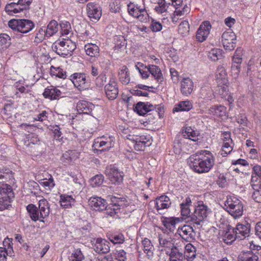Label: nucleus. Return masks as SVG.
Segmentation results:
<instances>
[{"label":"nucleus","mask_w":261,"mask_h":261,"mask_svg":"<svg viewBox=\"0 0 261 261\" xmlns=\"http://www.w3.org/2000/svg\"><path fill=\"white\" fill-rule=\"evenodd\" d=\"M39 216L43 220L47 217L49 214V207L48 201L44 198L42 199L39 201Z\"/></svg>","instance_id":"5701e85b"},{"label":"nucleus","mask_w":261,"mask_h":261,"mask_svg":"<svg viewBox=\"0 0 261 261\" xmlns=\"http://www.w3.org/2000/svg\"><path fill=\"white\" fill-rule=\"evenodd\" d=\"M8 25L12 30L21 33H27L35 27L33 21L25 19H11L9 21Z\"/></svg>","instance_id":"423d86ee"},{"label":"nucleus","mask_w":261,"mask_h":261,"mask_svg":"<svg viewBox=\"0 0 261 261\" xmlns=\"http://www.w3.org/2000/svg\"><path fill=\"white\" fill-rule=\"evenodd\" d=\"M225 206L226 211L235 219L243 215V203L240 200L235 197H227L225 202Z\"/></svg>","instance_id":"20e7f679"},{"label":"nucleus","mask_w":261,"mask_h":261,"mask_svg":"<svg viewBox=\"0 0 261 261\" xmlns=\"http://www.w3.org/2000/svg\"><path fill=\"white\" fill-rule=\"evenodd\" d=\"M148 71L159 84H162L164 77L160 68L155 65H148Z\"/></svg>","instance_id":"393cba45"},{"label":"nucleus","mask_w":261,"mask_h":261,"mask_svg":"<svg viewBox=\"0 0 261 261\" xmlns=\"http://www.w3.org/2000/svg\"><path fill=\"white\" fill-rule=\"evenodd\" d=\"M52 48L59 55L65 57L71 55L76 48V45L70 39L59 40L53 43Z\"/></svg>","instance_id":"7ed1b4c3"},{"label":"nucleus","mask_w":261,"mask_h":261,"mask_svg":"<svg viewBox=\"0 0 261 261\" xmlns=\"http://www.w3.org/2000/svg\"><path fill=\"white\" fill-rule=\"evenodd\" d=\"M211 25L208 21L203 22L196 33V39L200 42L204 41L210 34Z\"/></svg>","instance_id":"f3484780"},{"label":"nucleus","mask_w":261,"mask_h":261,"mask_svg":"<svg viewBox=\"0 0 261 261\" xmlns=\"http://www.w3.org/2000/svg\"><path fill=\"white\" fill-rule=\"evenodd\" d=\"M196 249L191 244L189 243L185 246V251L184 254L185 258L188 261H192L196 256Z\"/></svg>","instance_id":"bb28decb"},{"label":"nucleus","mask_w":261,"mask_h":261,"mask_svg":"<svg viewBox=\"0 0 261 261\" xmlns=\"http://www.w3.org/2000/svg\"><path fill=\"white\" fill-rule=\"evenodd\" d=\"M159 243L162 247L169 248L170 250L172 249V248L175 247L172 243V239L167 236L160 235Z\"/></svg>","instance_id":"ea45409f"},{"label":"nucleus","mask_w":261,"mask_h":261,"mask_svg":"<svg viewBox=\"0 0 261 261\" xmlns=\"http://www.w3.org/2000/svg\"><path fill=\"white\" fill-rule=\"evenodd\" d=\"M207 56L212 61H216L222 58V50L218 48H213L208 53Z\"/></svg>","instance_id":"c03bdc74"},{"label":"nucleus","mask_w":261,"mask_h":261,"mask_svg":"<svg viewBox=\"0 0 261 261\" xmlns=\"http://www.w3.org/2000/svg\"><path fill=\"white\" fill-rule=\"evenodd\" d=\"M119 79L122 84L124 85L128 84L130 82L129 73L128 68L123 66L120 69L119 72Z\"/></svg>","instance_id":"72a5a7b5"},{"label":"nucleus","mask_w":261,"mask_h":261,"mask_svg":"<svg viewBox=\"0 0 261 261\" xmlns=\"http://www.w3.org/2000/svg\"><path fill=\"white\" fill-rule=\"evenodd\" d=\"M61 91L57 87L51 86L45 89L43 95L45 98L53 100L61 97Z\"/></svg>","instance_id":"aec40b11"},{"label":"nucleus","mask_w":261,"mask_h":261,"mask_svg":"<svg viewBox=\"0 0 261 261\" xmlns=\"http://www.w3.org/2000/svg\"><path fill=\"white\" fill-rule=\"evenodd\" d=\"M47 37L46 33V28L45 27L41 28L36 33L34 39V42L39 43L42 42L44 39V37Z\"/></svg>","instance_id":"8fccbe9b"},{"label":"nucleus","mask_w":261,"mask_h":261,"mask_svg":"<svg viewBox=\"0 0 261 261\" xmlns=\"http://www.w3.org/2000/svg\"><path fill=\"white\" fill-rule=\"evenodd\" d=\"M236 35L232 32H225L222 35V42L225 50H233L236 47Z\"/></svg>","instance_id":"9b49d317"},{"label":"nucleus","mask_w":261,"mask_h":261,"mask_svg":"<svg viewBox=\"0 0 261 261\" xmlns=\"http://www.w3.org/2000/svg\"><path fill=\"white\" fill-rule=\"evenodd\" d=\"M87 14L91 20L94 22L99 19L101 16L100 7L93 3H89L87 5Z\"/></svg>","instance_id":"dca6fc26"},{"label":"nucleus","mask_w":261,"mask_h":261,"mask_svg":"<svg viewBox=\"0 0 261 261\" xmlns=\"http://www.w3.org/2000/svg\"><path fill=\"white\" fill-rule=\"evenodd\" d=\"M162 108L157 105H153L149 102H138L135 108V110L140 115H144L150 111H153L155 115H159L158 111H161Z\"/></svg>","instance_id":"0eeeda50"},{"label":"nucleus","mask_w":261,"mask_h":261,"mask_svg":"<svg viewBox=\"0 0 261 261\" xmlns=\"http://www.w3.org/2000/svg\"><path fill=\"white\" fill-rule=\"evenodd\" d=\"M94 108L93 104L86 101H80L76 105V109L80 114H90Z\"/></svg>","instance_id":"4be33fe9"},{"label":"nucleus","mask_w":261,"mask_h":261,"mask_svg":"<svg viewBox=\"0 0 261 261\" xmlns=\"http://www.w3.org/2000/svg\"><path fill=\"white\" fill-rule=\"evenodd\" d=\"M189 29L190 27L188 21L184 20L178 26V33L182 36L186 35L189 32Z\"/></svg>","instance_id":"603ef678"},{"label":"nucleus","mask_w":261,"mask_h":261,"mask_svg":"<svg viewBox=\"0 0 261 261\" xmlns=\"http://www.w3.org/2000/svg\"><path fill=\"white\" fill-rule=\"evenodd\" d=\"M201 95L205 100H210L213 98V91L209 88H203L201 89Z\"/></svg>","instance_id":"6e6d98bb"},{"label":"nucleus","mask_w":261,"mask_h":261,"mask_svg":"<svg viewBox=\"0 0 261 261\" xmlns=\"http://www.w3.org/2000/svg\"><path fill=\"white\" fill-rule=\"evenodd\" d=\"M192 202L190 197H187L184 202L181 203L180 205V212L182 216L187 217L190 219V206L191 205Z\"/></svg>","instance_id":"c756f323"},{"label":"nucleus","mask_w":261,"mask_h":261,"mask_svg":"<svg viewBox=\"0 0 261 261\" xmlns=\"http://www.w3.org/2000/svg\"><path fill=\"white\" fill-rule=\"evenodd\" d=\"M51 72L52 74L59 78L65 79L66 77V72L64 71L62 69L59 67L55 68L53 66H51Z\"/></svg>","instance_id":"bf43d9fd"},{"label":"nucleus","mask_w":261,"mask_h":261,"mask_svg":"<svg viewBox=\"0 0 261 261\" xmlns=\"http://www.w3.org/2000/svg\"><path fill=\"white\" fill-rule=\"evenodd\" d=\"M60 26L62 35H68L71 31V27L68 21L65 20L61 21Z\"/></svg>","instance_id":"13d9d810"},{"label":"nucleus","mask_w":261,"mask_h":261,"mask_svg":"<svg viewBox=\"0 0 261 261\" xmlns=\"http://www.w3.org/2000/svg\"><path fill=\"white\" fill-rule=\"evenodd\" d=\"M105 211V213L108 216H110L111 217L114 216L118 213V211L119 209L116 208L115 207H113V206H111L110 205H108L107 204V207L106 209H104Z\"/></svg>","instance_id":"69168bd1"},{"label":"nucleus","mask_w":261,"mask_h":261,"mask_svg":"<svg viewBox=\"0 0 261 261\" xmlns=\"http://www.w3.org/2000/svg\"><path fill=\"white\" fill-rule=\"evenodd\" d=\"M27 210L32 220L34 221L40 220V221L44 222L41 217L39 216L40 214L38 210L34 205L32 204L28 205L27 207Z\"/></svg>","instance_id":"c85d7f7f"},{"label":"nucleus","mask_w":261,"mask_h":261,"mask_svg":"<svg viewBox=\"0 0 261 261\" xmlns=\"http://www.w3.org/2000/svg\"><path fill=\"white\" fill-rule=\"evenodd\" d=\"M150 28L152 32H158L162 29V25L159 21L151 18Z\"/></svg>","instance_id":"0e129e2a"},{"label":"nucleus","mask_w":261,"mask_h":261,"mask_svg":"<svg viewBox=\"0 0 261 261\" xmlns=\"http://www.w3.org/2000/svg\"><path fill=\"white\" fill-rule=\"evenodd\" d=\"M116 258L119 261H126L127 259L126 252L122 249L117 250Z\"/></svg>","instance_id":"338daca9"},{"label":"nucleus","mask_w":261,"mask_h":261,"mask_svg":"<svg viewBox=\"0 0 261 261\" xmlns=\"http://www.w3.org/2000/svg\"><path fill=\"white\" fill-rule=\"evenodd\" d=\"M104 181V176L102 174H97L90 179V185L93 187H99L102 184Z\"/></svg>","instance_id":"de8ad7c7"},{"label":"nucleus","mask_w":261,"mask_h":261,"mask_svg":"<svg viewBox=\"0 0 261 261\" xmlns=\"http://www.w3.org/2000/svg\"><path fill=\"white\" fill-rule=\"evenodd\" d=\"M71 257L72 261H82L85 256L80 248L74 249L72 251Z\"/></svg>","instance_id":"09e8293b"},{"label":"nucleus","mask_w":261,"mask_h":261,"mask_svg":"<svg viewBox=\"0 0 261 261\" xmlns=\"http://www.w3.org/2000/svg\"><path fill=\"white\" fill-rule=\"evenodd\" d=\"M216 76L217 81L225 85L227 83V73L224 67L219 66L217 68Z\"/></svg>","instance_id":"2f4dec72"},{"label":"nucleus","mask_w":261,"mask_h":261,"mask_svg":"<svg viewBox=\"0 0 261 261\" xmlns=\"http://www.w3.org/2000/svg\"><path fill=\"white\" fill-rule=\"evenodd\" d=\"M84 48L89 56L96 57L99 56V48L95 44L88 43L85 45Z\"/></svg>","instance_id":"cd10ccee"},{"label":"nucleus","mask_w":261,"mask_h":261,"mask_svg":"<svg viewBox=\"0 0 261 261\" xmlns=\"http://www.w3.org/2000/svg\"><path fill=\"white\" fill-rule=\"evenodd\" d=\"M105 174L112 183L120 184L123 181V172L119 171L113 165L107 167Z\"/></svg>","instance_id":"6e6552de"},{"label":"nucleus","mask_w":261,"mask_h":261,"mask_svg":"<svg viewBox=\"0 0 261 261\" xmlns=\"http://www.w3.org/2000/svg\"><path fill=\"white\" fill-rule=\"evenodd\" d=\"M92 246L94 251L99 254L107 253L110 250V243L102 238H99L94 240Z\"/></svg>","instance_id":"4468645a"},{"label":"nucleus","mask_w":261,"mask_h":261,"mask_svg":"<svg viewBox=\"0 0 261 261\" xmlns=\"http://www.w3.org/2000/svg\"><path fill=\"white\" fill-rule=\"evenodd\" d=\"M190 167L196 172L201 173L207 172L214 164V158L212 153L204 150L199 154L192 155L188 160Z\"/></svg>","instance_id":"f257e3e1"},{"label":"nucleus","mask_w":261,"mask_h":261,"mask_svg":"<svg viewBox=\"0 0 261 261\" xmlns=\"http://www.w3.org/2000/svg\"><path fill=\"white\" fill-rule=\"evenodd\" d=\"M59 30L58 22L55 20H51L47 25L46 28V33L47 34V37H49L55 34Z\"/></svg>","instance_id":"e433bc0d"},{"label":"nucleus","mask_w":261,"mask_h":261,"mask_svg":"<svg viewBox=\"0 0 261 261\" xmlns=\"http://www.w3.org/2000/svg\"><path fill=\"white\" fill-rule=\"evenodd\" d=\"M106 95L111 100L115 99L118 95V88L116 80L111 78L108 84L105 87Z\"/></svg>","instance_id":"f8f14e48"},{"label":"nucleus","mask_w":261,"mask_h":261,"mask_svg":"<svg viewBox=\"0 0 261 261\" xmlns=\"http://www.w3.org/2000/svg\"><path fill=\"white\" fill-rule=\"evenodd\" d=\"M139 21L142 22H146L149 19V15L145 9H141L140 12L136 17Z\"/></svg>","instance_id":"680f3d73"},{"label":"nucleus","mask_w":261,"mask_h":261,"mask_svg":"<svg viewBox=\"0 0 261 261\" xmlns=\"http://www.w3.org/2000/svg\"><path fill=\"white\" fill-rule=\"evenodd\" d=\"M162 222L166 228L171 230L175 228L176 224L179 222V219L173 217L165 218Z\"/></svg>","instance_id":"79ce46f5"},{"label":"nucleus","mask_w":261,"mask_h":261,"mask_svg":"<svg viewBox=\"0 0 261 261\" xmlns=\"http://www.w3.org/2000/svg\"><path fill=\"white\" fill-rule=\"evenodd\" d=\"M155 207L159 213L161 214L162 211L167 209L171 206V202L170 198L166 195H162L158 197L155 201Z\"/></svg>","instance_id":"6ab92c4d"},{"label":"nucleus","mask_w":261,"mask_h":261,"mask_svg":"<svg viewBox=\"0 0 261 261\" xmlns=\"http://www.w3.org/2000/svg\"><path fill=\"white\" fill-rule=\"evenodd\" d=\"M190 7L186 4L181 10L176 8L174 14L177 16H182L188 14L190 12Z\"/></svg>","instance_id":"e2e57ef3"},{"label":"nucleus","mask_w":261,"mask_h":261,"mask_svg":"<svg viewBox=\"0 0 261 261\" xmlns=\"http://www.w3.org/2000/svg\"><path fill=\"white\" fill-rule=\"evenodd\" d=\"M193 107L192 102L189 100L180 101L173 109V111H188Z\"/></svg>","instance_id":"c9c22d12"},{"label":"nucleus","mask_w":261,"mask_h":261,"mask_svg":"<svg viewBox=\"0 0 261 261\" xmlns=\"http://www.w3.org/2000/svg\"><path fill=\"white\" fill-rule=\"evenodd\" d=\"M10 44V37L7 34H0V46L2 48L8 47Z\"/></svg>","instance_id":"5fc2aeb1"},{"label":"nucleus","mask_w":261,"mask_h":261,"mask_svg":"<svg viewBox=\"0 0 261 261\" xmlns=\"http://www.w3.org/2000/svg\"><path fill=\"white\" fill-rule=\"evenodd\" d=\"M170 5V3H167L165 0H159L158 3V6L155 7V11L159 14H162L166 12Z\"/></svg>","instance_id":"a18cd8bd"},{"label":"nucleus","mask_w":261,"mask_h":261,"mask_svg":"<svg viewBox=\"0 0 261 261\" xmlns=\"http://www.w3.org/2000/svg\"><path fill=\"white\" fill-rule=\"evenodd\" d=\"M141 10V9L139 8L133 3H129L127 5V10L129 14L134 17L137 16Z\"/></svg>","instance_id":"864d4df0"},{"label":"nucleus","mask_w":261,"mask_h":261,"mask_svg":"<svg viewBox=\"0 0 261 261\" xmlns=\"http://www.w3.org/2000/svg\"><path fill=\"white\" fill-rule=\"evenodd\" d=\"M3 249L7 252V255L12 256L13 252L12 241L9 238H4L2 240Z\"/></svg>","instance_id":"49530a36"},{"label":"nucleus","mask_w":261,"mask_h":261,"mask_svg":"<svg viewBox=\"0 0 261 261\" xmlns=\"http://www.w3.org/2000/svg\"><path fill=\"white\" fill-rule=\"evenodd\" d=\"M211 211L208 207L203 204V202H199L195 206L194 213L191 215L189 222L193 225L195 229H200Z\"/></svg>","instance_id":"f03ea898"},{"label":"nucleus","mask_w":261,"mask_h":261,"mask_svg":"<svg viewBox=\"0 0 261 261\" xmlns=\"http://www.w3.org/2000/svg\"><path fill=\"white\" fill-rule=\"evenodd\" d=\"M233 230L238 236V239L241 240L249 236L251 230V225L246 221L238 223Z\"/></svg>","instance_id":"1a4fd4ad"},{"label":"nucleus","mask_w":261,"mask_h":261,"mask_svg":"<svg viewBox=\"0 0 261 261\" xmlns=\"http://www.w3.org/2000/svg\"><path fill=\"white\" fill-rule=\"evenodd\" d=\"M194 88V83L189 77L184 78L180 82V91L185 96L190 95Z\"/></svg>","instance_id":"412c9836"},{"label":"nucleus","mask_w":261,"mask_h":261,"mask_svg":"<svg viewBox=\"0 0 261 261\" xmlns=\"http://www.w3.org/2000/svg\"><path fill=\"white\" fill-rule=\"evenodd\" d=\"M88 202L89 205L95 211H101L107 207L106 200L100 197H91L89 199Z\"/></svg>","instance_id":"a211bd4d"},{"label":"nucleus","mask_w":261,"mask_h":261,"mask_svg":"<svg viewBox=\"0 0 261 261\" xmlns=\"http://www.w3.org/2000/svg\"><path fill=\"white\" fill-rule=\"evenodd\" d=\"M133 140L138 143H140L141 145L145 146H149L151 142L149 139L146 136L142 135L140 136H136L135 138H133Z\"/></svg>","instance_id":"3c124183"},{"label":"nucleus","mask_w":261,"mask_h":261,"mask_svg":"<svg viewBox=\"0 0 261 261\" xmlns=\"http://www.w3.org/2000/svg\"><path fill=\"white\" fill-rule=\"evenodd\" d=\"M239 261H258L257 255L252 252H242L238 257Z\"/></svg>","instance_id":"a19ab883"},{"label":"nucleus","mask_w":261,"mask_h":261,"mask_svg":"<svg viewBox=\"0 0 261 261\" xmlns=\"http://www.w3.org/2000/svg\"><path fill=\"white\" fill-rule=\"evenodd\" d=\"M177 233L187 242H191L195 239V233L193 226L189 225H184L180 227H178Z\"/></svg>","instance_id":"2eb2a0df"},{"label":"nucleus","mask_w":261,"mask_h":261,"mask_svg":"<svg viewBox=\"0 0 261 261\" xmlns=\"http://www.w3.org/2000/svg\"><path fill=\"white\" fill-rule=\"evenodd\" d=\"M142 247L145 253L146 254L148 259H151L153 256L154 247L151 241L147 238H145L142 241Z\"/></svg>","instance_id":"b1692460"},{"label":"nucleus","mask_w":261,"mask_h":261,"mask_svg":"<svg viewBox=\"0 0 261 261\" xmlns=\"http://www.w3.org/2000/svg\"><path fill=\"white\" fill-rule=\"evenodd\" d=\"M226 108L222 105L214 106L209 109V113L217 117H222L225 114Z\"/></svg>","instance_id":"4c0bfd02"},{"label":"nucleus","mask_w":261,"mask_h":261,"mask_svg":"<svg viewBox=\"0 0 261 261\" xmlns=\"http://www.w3.org/2000/svg\"><path fill=\"white\" fill-rule=\"evenodd\" d=\"M14 197L12 187L7 184H2L0 187V211L9 209Z\"/></svg>","instance_id":"39448f33"},{"label":"nucleus","mask_w":261,"mask_h":261,"mask_svg":"<svg viewBox=\"0 0 261 261\" xmlns=\"http://www.w3.org/2000/svg\"><path fill=\"white\" fill-rule=\"evenodd\" d=\"M253 173L252 175L251 182L253 186L259 185L261 188V166L255 165L253 168Z\"/></svg>","instance_id":"a878e982"},{"label":"nucleus","mask_w":261,"mask_h":261,"mask_svg":"<svg viewBox=\"0 0 261 261\" xmlns=\"http://www.w3.org/2000/svg\"><path fill=\"white\" fill-rule=\"evenodd\" d=\"M111 199L112 203L109 205L119 210L120 206L122 205V203L124 201L125 198L122 197L118 198L115 196H113L111 198Z\"/></svg>","instance_id":"052dcab7"},{"label":"nucleus","mask_w":261,"mask_h":261,"mask_svg":"<svg viewBox=\"0 0 261 261\" xmlns=\"http://www.w3.org/2000/svg\"><path fill=\"white\" fill-rule=\"evenodd\" d=\"M12 171L9 169H2L0 174V182L13 179Z\"/></svg>","instance_id":"37998d69"},{"label":"nucleus","mask_w":261,"mask_h":261,"mask_svg":"<svg viewBox=\"0 0 261 261\" xmlns=\"http://www.w3.org/2000/svg\"><path fill=\"white\" fill-rule=\"evenodd\" d=\"M74 86L79 89H85L88 86L89 77L84 73H75L70 76Z\"/></svg>","instance_id":"9d476101"},{"label":"nucleus","mask_w":261,"mask_h":261,"mask_svg":"<svg viewBox=\"0 0 261 261\" xmlns=\"http://www.w3.org/2000/svg\"><path fill=\"white\" fill-rule=\"evenodd\" d=\"M103 139H105V137L103 136L95 139L93 147L95 149H99L100 151L109 150L113 146V138L111 137H107L106 141H103Z\"/></svg>","instance_id":"ddd939ff"},{"label":"nucleus","mask_w":261,"mask_h":261,"mask_svg":"<svg viewBox=\"0 0 261 261\" xmlns=\"http://www.w3.org/2000/svg\"><path fill=\"white\" fill-rule=\"evenodd\" d=\"M109 239L113 244H122L125 240V238L122 233L114 234L109 237Z\"/></svg>","instance_id":"4d7b16f0"},{"label":"nucleus","mask_w":261,"mask_h":261,"mask_svg":"<svg viewBox=\"0 0 261 261\" xmlns=\"http://www.w3.org/2000/svg\"><path fill=\"white\" fill-rule=\"evenodd\" d=\"M223 239L224 242L227 244H230L236 239H238V236L235 231L233 230V227H229L228 231L223 236Z\"/></svg>","instance_id":"7c9ffc66"},{"label":"nucleus","mask_w":261,"mask_h":261,"mask_svg":"<svg viewBox=\"0 0 261 261\" xmlns=\"http://www.w3.org/2000/svg\"><path fill=\"white\" fill-rule=\"evenodd\" d=\"M61 206L65 208H69L74 202V199L69 195H62L60 196Z\"/></svg>","instance_id":"58836bf2"},{"label":"nucleus","mask_w":261,"mask_h":261,"mask_svg":"<svg viewBox=\"0 0 261 261\" xmlns=\"http://www.w3.org/2000/svg\"><path fill=\"white\" fill-rule=\"evenodd\" d=\"M169 255L170 256V260L183 261L185 258L183 253L180 251L179 249L176 247L172 248Z\"/></svg>","instance_id":"f704fd0d"},{"label":"nucleus","mask_w":261,"mask_h":261,"mask_svg":"<svg viewBox=\"0 0 261 261\" xmlns=\"http://www.w3.org/2000/svg\"><path fill=\"white\" fill-rule=\"evenodd\" d=\"M182 134L185 138H188L194 142H196L198 140L199 134L191 127H186L184 132H182Z\"/></svg>","instance_id":"473e14b6"},{"label":"nucleus","mask_w":261,"mask_h":261,"mask_svg":"<svg viewBox=\"0 0 261 261\" xmlns=\"http://www.w3.org/2000/svg\"><path fill=\"white\" fill-rule=\"evenodd\" d=\"M107 77L106 75H100L95 81V84L98 87H101L106 82Z\"/></svg>","instance_id":"774afa93"}]
</instances>
